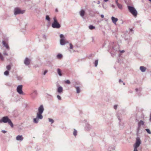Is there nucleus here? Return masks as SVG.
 Here are the masks:
<instances>
[{
    "instance_id": "f257e3e1",
    "label": "nucleus",
    "mask_w": 151,
    "mask_h": 151,
    "mask_svg": "<svg viewBox=\"0 0 151 151\" xmlns=\"http://www.w3.org/2000/svg\"><path fill=\"white\" fill-rule=\"evenodd\" d=\"M44 111V108L42 105H41L38 108V112L37 113L36 117L33 119V122L35 124H37L39 122V120L42 119L43 116L42 114Z\"/></svg>"
},
{
    "instance_id": "f03ea898",
    "label": "nucleus",
    "mask_w": 151,
    "mask_h": 151,
    "mask_svg": "<svg viewBox=\"0 0 151 151\" xmlns=\"http://www.w3.org/2000/svg\"><path fill=\"white\" fill-rule=\"evenodd\" d=\"M8 123L10 125L11 127H13L14 125L11 119L7 116L2 117L1 119H0V123Z\"/></svg>"
},
{
    "instance_id": "7ed1b4c3",
    "label": "nucleus",
    "mask_w": 151,
    "mask_h": 151,
    "mask_svg": "<svg viewBox=\"0 0 151 151\" xmlns=\"http://www.w3.org/2000/svg\"><path fill=\"white\" fill-rule=\"evenodd\" d=\"M53 19V22L52 24V27L54 28H60L61 27V25L58 22L56 17H54Z\"/></svg>"
},
{
    "instance_id": "20e7f679",
    "label": "nucleus",
    "mask_w": 151,
    "mask_h": 151,
    "mask_svg": "<svg viewBox=\"0 0 151 151\" xmlns=\"http://www.w3.org/2000/svg\"><path fill=\"white\" fill-rule=\"evenodd\" d=\"M128 9L129 12L135 17H136L137 14V12L136 9L133 6H128Z\"/></svg>"
},
{
    "instance_id": "39448f33",
    "label": "nucleus",
    "mask_w": 151,
    "mask_h": 151,
    "mask_svg": "<svg viewBox=\"0 0 151 151\" xmlns=\"http://www.w3.org/2000/svg\"><path fill=\"white\" fill-rule=\"evenodd\" d=\"M24 10H21L18 8H15L14 9V14L15 15L20 14H23L24 12Z\"/></svg>"
},
{
    "instance_id": "423d86ee",
    "label": "nucleus",
    "mask_w": 151,
    "mask_h": 151,
    "mask_svg": "<svg viewBox=\"0 0 151 151\" xmlns=\"http://www.w3.org/2000/svg\"><path fill=\"white\" fill-rule=\"evenodd\" d=\"M141 144V141L140 138L137 137L136 138L135 143L134 144V146L138 147Z\"/></svg>"
},
{
    "instance_id": "0eeeda50",
    "label": "nucleus",
    "mask_w": 151,
    "mask_h": 151,
    "mask_svg": "<svg viewBox=\"0 0 151 151\" xmlns=\"http://www.w3.org/2000/svg\"><path fill=\"white\" fill-rule=\"evenodd\" d=\"M23 86L19 85L17 86V91L19 94H23V92L22 91Z\"/></svg>"
},
{
    "instance_id": "6e6552de",
    "label": "nucleus",
    "mask_w": 151,
    "mask_h": 151,
    "mask_svg": "<svg viewBox=\"0 0 151 151\" xmlns=\"http://www.w3.org/2000/svg\"><path fill=\"white\" fill-rule=\"evenodd\" d=\"M31 61V59L27 57L25 58L24 61V63L26 65L28 66L30 65Z\"/></svg>"
},
{
    "instance_id": "1a4fd4ad",
    "label": "nucleus",
    "mask_w": 151,
    "mask_h": 151,
    "mask_svg": "<svg viewBox=\"0 0 151 151\" xmlns=\"http://www.w3.org/2000/svg\"><path fill=\"white\" fill-rule=\"evenodd\" d=\"M57 92L60 94H61L63 93V87L60 86L59 85H58L57 86Z\"/></svg>"
},
{
    "instance_id": "9d476101",
    "label": "nucleus",
    "mask_w": 151,
    "mask_h": 151,
    "mask_svg": "<svg viewBox=\"0 0 151 151\" xmlns=\"http://www.w3.org/2000/svg\"><path fill=\"white\" fill-rule=\"evenodd\" d=\"M86 122L85 123V129L86 130L88 131L90 130V129H91V126L89 125V124L88 123L86 122V120H84Z\"/></svg>"
},
{
    "instance_id": "9b49d317",
    "label": "nucleus",
    "mask_w": 151,
    "mask_h": 151,
    "mask_svg": "<svg viewBox=\"0 0 151 151\" xmlns=\"http://www.w3.org/2000/svg\"><path fill=\"white\" fill-rule=\"evenodd\" d=\"M144 122L142 120H140L138 123V127L137 129V133L139 131L140 129V127L142 125L144 124Z\"/></svg>"
},
{
    "instance_id": "f8f14e48",
    "label": "nucleus",
    "mask_w": 151,
    "mask_h": 151,
    "mask_svg": "<svg viewBox=\"0 0 151 151\" xmlns=\"http://www.w3.org/2000/svg\"><path fill=\"white\" fill-rule=\"evenodd\" d=\"M125 40L127 41V42L129 43L131 42L132 40V38L130 36H126L124 38Z\"/></svg>"
},
{
    "instance_id": "ddd939ff",
    "label": "nucleus",
    "mask_w": 151,
    "mask_h": 151,
    "mask_svg": "<svg viewBox=\"0 0 151 151\" xmlns=\"http://www.w3.org/2000/svg\"><path fill=\"white\" fill-rule=\"evenodd\" d=\"M60 45H64L65 44L68 43V42L65 40V39H60Z\"/></svg>"
},
{
    "instance_id": "4468645a",
    "label": "nucleus",
    "mask_w": 151,
    "mask_h": 151,
    "mask_svg": "<svg viewBox=\"0 0 151 151\" xmlns=\"http://www.w3.org/2000/svg\"><path fill=\"white\" fill-rule=\"evenodd\" d=\"M16 140L20 141H22L23 139V137L22 135H18L16 137Z\"/></svg>"
},
{
    "instance_id": "2eb2a0df",
    "label": "nucleus",
    "mask_w": 151,
    "mask_h": 151,
    "mask_svg": "<svg viewBox=\"0 0 151 151\" xmlns=\"http://www.w3.org/2000/svg\"><path fill=\"white\" fill-rule=\"evenodd\" d=\"M2 43L4 46L7 49L9 50V47L8 44L4 41H2Z\"/></svg>"
},
{
    "instance_id": "dca6fc26",
    "label": "nucleus",
    "mask_w": 151,
    "mask_h": 151,
    "mask_svg": "<svg viewBox=\"0 0 151 151\" xmlns=\"http://www.w3.org/2000/svg\"><path fill=\"white\" fill-rule=\"evenodd\" d=\"M111 19L112 22L115 24H116V22L118 20V19L114 17H112Z\"/></svg>"
},
{
    "instance_id": "f3484780",
    "label": "nucleus",
    "mask_w": 151,
    "mask_h": 151,
    "mask_svg": "<svg viewBox=\"0 0 151 151\" xmlns=\"http://www.w3.org/2000/svg\"><path fill=\"white\" fill-rule=\"evenodd\" d=\"M37 95V91L36 90L34 91L31 94L32 97L34 98Z\"/></svg>"
},
{
    "instance_id": "a211bd4d",
    "label": "nucleus",
    "mask_w": 151,
    "mask_h": 151,
    "mask_svg": "<svg viewBox=\"0 0 151 151\" xmlns=\"http://www.w3.org/2000/svg\"><path fill=\"white\" fill-rule=\"evenodd\" d=\"M139 69L142 72H144L145 71L146 68L143 66H141L140 67Z\"/></svg>"
},
{
    "instance_id": "6ab92c4d",
    "label": "nucleus",
    "mask_w": 151,
    "mask_h": 151,
    "mask_svg": "<svg viewBox=\"0 0 151 151\" xmlns=\"http://www.w3.org/2000/svg\"><path fill=\"white\" fill-rule=\"evenodd\" d=\"M74 87L76 88V93H79L81 92V89L79 86H75L74 85Z\"/></svg>"
},
{
    "instance_id": "aec40b11",
    "label": "nucleus",
    "mask_w": 151,
    "mask_h": 151,
    "mask_svg": "<svg viewBox=\"0 0 151 151\" xmlns=\"http://www.w3.org/2000/svg\"><path fill=\"white\" fill-rule=\"evenodd\" d=\"M115 150V147L114 146H110L109 147L108 150L109 151H113Z\"/></svg>"
},
{
    "instance_id": "412c9836",
    "label": "nucleus",
    "mask_w": 151,
    "mask_h": 151,
    "mask_svg": "<svg viewBox=\"0 0 151 151\" xmlns=\"http://www.w3.org/2000/svg\"><path fill=\"white\" fill-rule=\"evenodd\" d=\"M56 58L58 59H61L63 58V55L61 54H58Z\"/></svg>"
},
{
    "instance_id": "4be33fe9",
    "label": "nucleus",
    "mask_w": 151,
    "mask_h": 151,
    "mask_svg": "<svg viewBox=\"0 0 151 151\" xmlns=\"http://www.w3.org/2000/svg\"><path fill=\"white\" fill-rule=\"evenodd\" d=\"M57 73L58 75L60 76H61L62 75L61 71L59 68L57 69Z\"/></svg>"
},
{
    "instance_id": "5701e85b",
    "label": "nucleus",
    "mask_w": 151,
    "mask_h": 151,
    "mask_svg": "<svg viewBox=\"0 0 151 151\" xmlns=\"http://www.w3.org/2000/svg\"><path fill=\"white\" fill-rule=\"evenodd\" d=\"M99 60L98 59H96L95 60L94 63V66L95 67H96L97 66Z\"/></svg>"
},
{
    "instance_id": "b1692460",
    "label": "nucleus",
    "mask_w": 151,
    "mask_h": 151,
    "mask_svg": "<svg viewBox=\"0 0 151 151\" xmlns=\"http://www.w3.org/2000/svg\"><path fill=\"white\" fill-rule=\"evenodd\" d=\"M85 14V11L83 10H82L80 12V15L82 17H83Z\"/></svg>"
},
{
    "instance_id": "393cba45",
    "label": "nucleus",
    "mask_w": 151,
    "mask_h": 151,
    "mask_svg": "<svg viewBox=\"0 0 151 151\" xmlns=\"http://www.w3.org/2000/svg\"><path fill=\"white\" fill-rule=\"evenodd\" d=\"M118 8L120 9H122V4L118 3L116 4Z\"/></svg>"
},
{
    "instance_id": "a878e982",
    "label": "nucleus",
    "mask_w": 151,
    "mask_h": 151,
    "mask_svg": "<svg viewBox=\"0 0 151 151\" xmlns=\"http://www.w3.org/2000/svg\"><path fill=\"white\" fill-rule=\"evenodd\" d=\"M73 130H74V131H73V135L75 137H76L77 135V133H78L77 131L75 129H74Z\"/></svg>"
},
{
    "instance_id": "bb28decb",
    "label": "nucleus",
    "mask_w": 151,
    "mask_h": 151,
    "mask_svg": "<svg viewBox=\"0 0 151 151\" xmlns=\"http://www.w3.org/2000/svg\"><path fill=\"white\" fill-rule=\"evenodd\" d=\"M129 34L130 35H132L134 33V30L132 29L129 28Z\"/></svg>"
},
{
    "instance_id": "cd10ccee",
    "label": "nucleus",
    "mask_w": 151,
    "mask_h": 151,
    "mask_svg": "<svg viewBox=\"0 0 151 151\" xmlns=\"http://www.w3.org/2000/svg\"><path fill=\"white\" fill-rule=\"evenodd\" d=\"M95 28V26L92 25H90L89 26V28L91 30L94 29Z\"/></svg>"
},
{
    "instance_id": "c85d7f7f",
    "label": "nucleus",
    "mask_w": 151,
    "mask_h": 151,
    "mask_svg": "<svg viewBox=\"0 0 151 151\" xmlns=\"http://www.w3.org/2000/svg\"><path fill=\"white\" fill-rule=\"evenodd\" d=\"M4 74L6 76H7L9 74V72L8 70L5 71L4 73Z\"/></svg>"
},
{
    "instance_id": "c756f323",
    "label": "nucleus",
    "mask_w": 151,
    "mask_h": 151,
    "mask_svg": "<svg viewBox=\"0 0 151 151\" xmlns=\"http://www.w3.org/2000/svg\"><path fill=\"white\" fill-rule=\"evenodd\" d=\"M45 19L49 22H50V17L49 16L47 15L46 16Z\"/></svg>"
},
{
    "instance_id": "7c9ffc66",
    "label": "nucleus",
    "mask_w": 151,
    "mask_h": 151,
    "mask_svg": "<svg viewBox=\"0 0 151 151\" xmlns=\"http://www.w3.org/2000/svg\"><path fill=\"white\" fill-rule=\"evenodd\" d=\"M48 119L49 121L50 122H51V124H52L54 123V121L52 119L50 118H49Z\"/></svg>"
},
{
    "instance_id": "2f4dec72",
    "label": "nucleus",
    "mask_w": 151,
    "mask_h": 151,
    "mask_svg": "<svg viewBox=\"0 0 151 151\" xmlns=\"http://www.w3.org/2000/svg\"><path fill=\"white\" fill-rule=\"evenodd\" d=\"M6 68L8 70H10L11 69V65H7L6 67Z\"/></svg>"
},
{
    "instance_id": "473e14b6",
    "label": "nucleus",
    "mask_w": 151,
    "mask_h": 151,
    "mask_svg": "<svg viewBox=\"0 0 151 151\" xmlns=\"http://www.w3.org/2000/svg\"><path fill=\"white\" fill-rule=\"evenodd\" d=\"M57 98L58 99V100L59 101H60L62 99H61V96L59 95H58L57 96Z\"/></svg>"
},
{
    "instance_id": "72a5a7b5",
    "label": "nucleus",
    "mask_w": 151,
    "mask_h": 151,
    "mask_svg": "<svg viewBox=\"0 0 151 151\" xmlns=\"http://www.w3.org/2000/svg\"><path fill=\"white\" fill-rule=\"evenodd\" d=\"M145 130L149 134H151V132L150 131V130L148 129H145Z\"/></svg>"
},
{
    "instance_id": "f704fd0d",
    "label": "nucleus",
    "mask_w": 151,
    "mask_h": 151,
    "mask_svg": "<svg viewBox=\"0 0 151 151\" xmlns=\"http://www.w3.org/2000/svg\"><path fill=\"white\" fill-rule=\"evenodd\" d=\"M60 37L61 38V39H65V37L63 35L61 34L60 35Z\"/></svg>"
},
{
    "instance_id": "c9c22d12",
    "label": "nucleus",
    "mask_w": 151,
    "mask_h": 151,
    "mask_svg": "<svg viewBox=\"0 0 151 151\" xmlns=\"http://www.w3.org/2000/svg\"><path fill=\"white\" fill-rule=\"evenodd\" d=\"M138 147L134 146V151H138L137 150Z\"/></svg>"
},
{
    "instance_id": "e433bc0d",
    "label": "nucleus",
    "mask_w": 151,
    "mask_h": 151,
    "mask_svg": "<svg viewBox=\"0 0 151 151\" xmlns=\"http://www.w3.org/2000/svg\"><path fill=\"white\" fill-rule=\"evenodd\" d=\"M69 45H70V47H69L70 49H73V46L72 44L71 43H70L69 44Z\"/></svg>"
},
{
    "instance_id": "4c0bfd02",
    "label": "nucleus",
    "mask_w": 151,
    "mask_h": 151,
    "mask_svg": "<svg viewBox=\"0 0 151 151\" xmlns=\"http://www.w3.org/2000/svg\"><path fill=\"white\" fill-rule=\"evenodd\" d=\"M0 58L2 60H4V58L3 56L1 55V53H0Z\"/></svg>"
},
{
    "instance_id": "58836bf2",
    "label": "nucleus",
    "mask_w": 151,
    "mask_h": 151,
    "mask_svg": "<svg viewBox=\"0 0 151 151\" xmlns=\"http://www.w3.org/2000/svg\"><path fill=\"white\" fill-rule=\"evenodd\" d=\"M18 80H21L22 79V77L20 76H17V77Z\"/></svg>"
},
{
    "instance_id": "ea45409f",
    "label": "nucleus",
    "mask_w": 151,
    "mask_h": 151,
    "mask_svg": "<svg viewBox=\"0 0 151 151\" xmlns=\"http://www.w3.org/2000/svg\"><path fill=\"white\" fill-rule=\"evenodd\" d=\"M65 83H66L70 84V81L69 80H67L65 81Z\"/></svg>"
},
{
    "instance_id": "a19ab883",
    "label": "nucleus",
    "mask_w": 151,
    "mask_h": 151,
    "mask_svg": "<svg viewBox=\"0 0 151 151\" xmlns=\"http://www.w3.org/2000/svg\"><path fill=\"white\" fill-rule=\"evenodd\" d=\"M118 106L117 105H114V108L116 110L117 107Z\"/></svg>"
},
{
    "instance_id": "79ce46f5",
    "label": "nucleus",
    "mask_w": 151,
    "mask_h": 151,
    "mask_svg": "<svg viewBox=\"0 0 151 151\" xmlns=\"http://www.w3.org/2000/svg\"><path fill=\"white\" fill-rule=\"evenodd\" d=\"M47 70H45L43 73V75H45L46 73H47Z\"/></svg>"
},
{
    "instance_id": "37998d69",
    "label": "nucleus",
    "mask_w": 151,
    "mask_h": 151,
    "mask_svg": "<svg viewBox=\"0 0 151 151\" xmlns=\"http://www.w3.org/2000/svg\"><path fill=\"white\" fill-rule=\"evenodd\" d=\"M112 49L114 50H115V51H119V50L116 49V48L115 49L114 47H112Z\"/></svg>"
},
{
    "instance_id": "c03bdc74",
    "label": "nucleus",
    "mask_w": 151,
    "mask_h": 151,
    "mask_svg": "<svg viewBox=\"0 0 151 151\" xmlns=\"http://www.w3.org/2000/svg\"><path fill=\"white\" fill-rule=\"evenodd\" d=\"M3 54L4 55H7V56L8 55V54L7 53H6V52H4L3 53Z\"/></svg>"
},
{
    "instance_id": "a18cd8bd",
    "label": "nucleus",
    "mask_w": 151,
    "mask_h": 151,
    "mask_svg": "<svg viewBox=\"0 0 151 151\" xmlns=\"http://www.w3.org/2000/svg\"><path fill=\"white\" fill-rule=\"evenodd\" d=\"M1 132L4 133H6L7 132V131H5V130H2L1 131Z\"/></svg>"
},
{
    "instance_id": "49530a36",
    "label": "nucleus",
    "mask_w": 151,
    "mask_h": 151,
    "mask_svg": "<svg viewBox=\"0 0 151 151\" xmlns=\"http://www.w3.org/2000/svg\"><path fill=\"white\" fill-rule=\"evenodd\" d=\"M43 37L45 40H46L47 39L46 36L45 35H43Z\"/></svg>"
},
{
    "instance_id": "de8ad7c7",
    "label": "nucleus",
    "mask_w": 151,
    "mask_h": 151,
    "mask_svg": "<svg viewBox=\"0 0 151 151\" xmlns=\"http://www.w3.org/2000/svg\"><path fill=\"white\" fill-rule=\"evenodd\" d=\"M124 125H123V124H122L121 125H120V128H124Z\"/></svg>"
},
{
    "instance_id": "09e8293b",
    "label": "nucleus",
    "mask_w": 151,
    "mask_h": 151,
    "mask_svg": "<svg viewBox=\"0 0 151 151\" xmlns=\"http://www.w3.org/2000/svg\"><path fill=\"white\" fill-rule=\"evenodd\" d=\"M119 82L120 83L122 82H123V81L121 79H119Z\"/></svg>"
},
{
    "instance_id": "8fccbe9b",
    "label": "nucleus",
    "mask_w": 151,
    "mask_h": 151,
    "mask_svg": "<svg viewBox=\"0 0 151 151\" xmlns=\"http://www.w3.org/2000/svg\"><path fill=\"white\" fill-rule=\"evenodd\" d=\"M91 38L92 40V42H93L94 41V37H91Z\"/></svg>"
},
{
    "instance_id": "3c124183",
    "label": "nucleus",
    "mask_w": 151,
    "mask_h": 151,
    "mask_svg": "<svg viewBox=\"0 0 151 151\" xmlns=\"http://www.w3.org/2000/svg\"><path fill=\"white\" fill-rule=\"evenodd\" d=\"M118 0H115V3H116V4L118 3H119L118 2Z\"/></svg>"
},
{
    "instance_id": "603ef678",
    "label": "nucleus",
    "mask_w": 151,
    "mask_h": 151,
    "mask_svg": "<svg viewBox=\"0 0 151 151\" xmlns=\"http://www.w3.org/2000/svg\"><path fill=\"white\" fill-rule=\"evenodd\" d=\"M119 51H120L121 53H123L124 52V50H122V51L119 50Z\"/></svg>"
},
{
    "instance_id": "864d4df0",
    "label": "nucleus",
    "mask_w": 151,
    "mask_h": 151,
    "mask_svg": "<svg viewBox=\"0 0 151 151\" xmlns=\"http://www.w3.org/2000/svg\"><path fill=\"white\" fill-rule=\"evenodd\" d=\"M111 6L113 8H114L115 7V6L113 4H112Z\"/></svg>"
},
{
    "instance_id": "5fc2aeb1",
    "label": "nucleus",
    "mask_w": 151,
    "mask_h": 151,
    "mask_svg": "<svg viewBox=\"0 0 151 151\" xmlns=\"http://www.w3.org/2000/svg\"><path fill=\"white\" fill-rule=\"evenodd\" d=\"M101 16L102 18H103L104 17V15L102 14L101 15Z\"/></svg>"
},
{
    "instance_id": "6e6d98bb",
    "label": "nucleus",
    "mask_w": 151,
    "mask_h": 151,
    "mask_svg": "<svg viewBox=\"0 0 151 151\" xmlns=\"http://www.w3.org/2000/svg\"><path fill=\"white\" fill-rule=\"evenodd\" d=\"M100 3V1H98L97 2V4H99Z\"/></svg>"
},
{
    "instance_id": "4d7b16f0",
    "label": "nucleus",
    "mask_w": 151,
    "mask_h": 151,
    "mask_svg": "<svg viewBox=\"0 0 151 151\" xmlns=\"http://www.w3.org/2000/svg\"><path fill=\"white\" fill-rule=\"evenodd\" d=\"M55 12H58V9H55Z\"/></svg>"
},
{
    "instance_id": "13d9d810",
    "label": "nucleus",
    "mask_w": 151,
    "mask_h": 151,
    "mask_svg": "<svg viewBox=\"0 0 151 151\" xmlns=\"http://www.w3.org/2000/svg\"><path fill=\"white\" fill-rule=\"evenodd\" d=\"M138 89L137 88H136L135 91L136 92H137L138 91Z\"/></svg>"
},
{
    "instance_id": "bf43d9fd",
    "label": "nucleus",
    "mask_w": 151,
    "mask_h": 151,
    "mask_svg": "<svg viewBox=\"0 0 151 151\" xmlns=\"http://www.w3.org/2000/svg\"><path fill=\"white\" fill-rule=\"evenodd\" d=\"M109 1V0H104V2H106L108 1Z\"/></svg>"
},
{
    "instance_id": "052dcab7",
    "label": "nucleus",
    "mask_w": 151,
    "mask_h": 151,
    "mask_svg": "<svg viewBox=\"0 0 151 151\" xmlns=\"http://www.w3.org/2000/svg\"><path fill=\"white\" fill-rule=\"evenodd\" d=\"M118 118V119L119 120V121L120 122L121 120H120V118L119 117Z\"/></svg>"
},
{
    "instance_id": "680f3d73",
    "label": "nucleus",
    "mask_w": 151,
    "mask_h": 151,
    "mask_svg": "<svg viewBox=\"0 0 151 151\" xmlns=\"http://www.w3.org/2000/svg\"><path fill=\"white\" fill-rule=\"evenodd\" d=\"M123 84L124 85H125V83H123Z\"/></svg>"
},
{
    "instance_id": "e2e57ef3",
    "label": "nucleus",
    "mask_w": 151,
    "mask_h": 151,
    "mask_svg": "<svg viewBox=\"0 0 151 151\" xmlns=\"http://www.w3.org/2000/svg\"><path fill=\"white\" fill-rule=\"evenodd\" d=\"M149 1L151 2V0H148Z\"/></svg>"
},
{
    "instance_id": "0e129e2a",
    "label": "nucleus",
    "mask_w": 151,
    "mask_h": 151,
    "mask_svg": "<svg viewBox=\"0 0 151 151\" xmlns=\"http://www.w3.org/2000/svg\"><path fill=\"white\" fill-rule=\"evenodd\" d=\"M49 95L50 96H51V95Z\"/></svg>"
},
{
    "instance_id": "69168bd1",
    "label": "nucleus",
    "mask_w": 151,
    "mask_h": 151,
    "mask_svg": "<svg viewBox=\"0 0 151 151\" xmlns=\"http://www.w3.org/2000/svg\"><path fill=\"white\" fill-rule=\"evenodd\" d=\"M138 95H139V96H140V95H139V94H138Z\"/></svg>"
},
{
    "instance_id": "338daca9",
    "label": "nucleus",
    "mask_w": 151,
    "mask_h": 151,
    "mask_svg": "<svg viewBox=\"0 0 151 151\" xmlns=\"http://www.w3.org/2000/svg\"><path fill=\"white\" fill-rule=\"evenodd\" d=\"M70 52H71V51H70Z\"/></svg>"
}]
</instances>
